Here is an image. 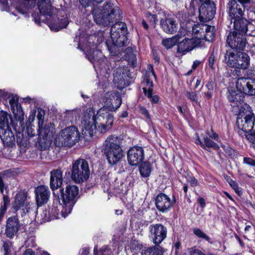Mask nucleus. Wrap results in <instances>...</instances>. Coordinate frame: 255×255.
Returning <instances> with one entry per match:
<instances>
[{
    "label": "nucleus",
    "mask_w": 255,
    "mask_h": 255,
    "mask_svg": "<svg viewBox=\"0 0 255 255\" xmlns=\"http://www.w3.org/2000/svg\"><path fill=\"white\" fill-rule=\"evenodd\" d=\"M59 197L61 214L66 218L71 213L73 207L76 202V199L79 194L78 187L73 184H67L65 188L60 189Z\"/></svg>",
    "instance_id": "f03ea898"
},
{
    "label": "nucleus",
    "mask_w": 255,
    "mask_h": 255,
    "mask_svg": "<svg viewBox=\"0 0 255 255\" xmlns=\"http://www.w3.org/2000/svg\"><path fill=\"white\" fill-rule=\"evenodd\" d=\"M90 171L88 162L83 159H78L73 163L72 179L76 183H82L89 177Z\"/></svg>",
    "instance_id": "0eeeda50"
},
{
    "label": "nucleus",
    "mask_w": 255,
    "mask_h": 255,
    "mask_svg": "<svg viewBox=\"0 0 255 255\" xmlns=\"http://www.w3.org/2000/svg\"><path fill=\"white\" fill-rule=\"evenodd\" d=\"M38 114L37 115V118L38 120V125L40 126V125H43L44 118L45 115V112L43 110L40 109H38Z\"/></svg>",
    "instance_id": "3c124183"
},
{
    "label": "nucleus",
    "mask_w": 255,
    "mask_h": 255,
    "mask_svg": "<svg viewBox=\"0 0 255 255\" xmlns=\"http://www.w3.org/2000/svg\"><path fill=\"white\" fill-rule=\"evenodd\" d=\"M204 27L205 32L204 31L203 34L201 35L198 38H200V37L202 36V37H201V43L202 42V40L203 39H205L208 41H211L213 40L215 36V28L214 26L206 24Z\"/></svg>",
    "instance_id": "c9c22d12"
},
{
    "label": "nucleus",
    "mask_w": 255,
    "mask_h": 255,
    "mask_svg": "<svg viewBox=\"0 0 255 255\" xmlns=\"http://www.w3.org/2000/svg\"><path fill=\"white\" fill-rule=\"evenodd\" d=\"M140 174L142 176L147 177L149 176L151 172V167L149 163H144L139 168Z\"/></svg>",
    "instance_id": "37998d69"
},
{
    "label": "nucleus",
    "mask_w": 255,
    "mask_h": 255,
    "mask_svg": "<svg viewBox=\"0 0 255 255\" xmlns=\"http://www.w3.org/2000/svg\"><path fill=\"white\" fill-rule=\"evenodd\" d=\"M26 131L28 136L30 137H33L35 134L34 129L32 127H28Z\"/></svg>",
    "instance_id": "0e129e2a"
},
{
    "label": "nucleus",
    "mask_w": 255,
    "mask_h": 255,
    "mask_svg": "<svg viewBox=\"0 0 255 255\" xmlns=\"http://www.w3.org/2000/svg\"><path fill=\"white\" fill-rule=\"evenodd\" d=\"M227 42L231 48L243 50L246 45V39L244 34L233 31L228 35Z\"/></svg>",
    "instance_id": "ddd939ff"
},
{
    "label": "nucleus",
    "mask_w": 255,
    "mask_h": 255,
    "mask_svg": "<svg viewBox=\"0 0 255 255\" xmlns=\"http://www.w3.org/2000/svg\"><path fill=\"white\" fill-rule=\"evenodd\" d=\"M39 143H43L44 148L50 144L55 133L54 125L49 123L38 126L37 130Z\"/></svg>",
    "instance_id": "9b49d317"
},
{
    "label": "nucleus",
    "mask_w": 255,
    "mask_h": 255,
    "mask_svg": "<svg viewBox=\"0 0 255 255\" xmlns=\"http://www.w3.org/2000/svg\"><path fill=\"white\" fill-rule=\"evenodd\" d=\"M12 94L7 93L3 90L0 89V101L9 100Z\"/></svg>",
    "instance_id": "8fccbe9b"
},
{
    "label": "nucleus",
    "mask_w": 255,
    "mask_h": 255,
    "mask_svg": "<svg viewBox=\"0 0 255 255\" xmlns=\"http://www.w3.org/2000/svg\"><path fill=\"white\" fill-rule=\"evenodd\" d=\"M9 103L15 118L20 120L22 116V111L21 106L18 103V97L16 96L12 95L9 99Z\"/></svg>",
    "instance_id": "c756f323"
},
{
    "label": "nucleus",
    "mask_w": 255,
    "mask_h": 255,
    "mask_svg": "<svg viewBox=\"0 0 255 255\" xmlns=\"http://www.w3.org/2000/svg\"><path fill=\"white\" fill-rule=\"evenodd\" d=\"M228 183L237 194H238L239 195L242 194V192L240 190L238 184L236 182L232 179H230L228 180Z\"/></svg>",
    "instance_id": "de8ad7c7"
},
{
    "label": "nucleus",
    "mask_w": 255,
    "mask_h": 255,
    "mask_svg": "<svg viewBox=\"0 0 255 255\" xmlns=\"http://www.w3.org/2000/svg\"><path fill=\"white\" fill-rule=\"evenodd\" d=\"M102 13H94V18L97 23L101 24L103 22H113L115 18L120 17L121 11L117 6H113L110 4L105 5Z\"/></svg>",
    "instance_id": "6e6552de"
},
{
    "label": "nucleus",
    "mask_w": 255,
    "mask_h": 255,
    "mask_svg": "<svg viewBox=\"0 0 255 255\" xmlns=\"http://www.w3.org/2000/svg\"><path fill=\"white\" fill-rule=\"evenodd\" d=\"M149 230V237L155 245L159 246L166 238L167 229L161 224L151 225Z\"/></svg>",
    "instance_id": "f8f14e48"
},
{
    "label": "nucleus",
    "mask_w": 255,
    "mask_h": 255,
    "mask_svg": "<svg viewBox=\"0 0 255 255\" xmlns=\"http://www.w3.org/2000/svg\"><path fill=\"white\" fill-rule=\"evenodd\" d=\"M245 7L237 3L236 0H231L227 4V11L229 17L232 20L243 17Z\"/></svg>",
    "instance_id": "aec40b11"
},
{
    "label": "nucleus",
    "mask_w": 255,
    "mask_h": 255,
    "mask_svg": "<svg viewBox=\"0 0 255 255\" xmlns=\"http://www.w3.org/2000/svg\"><path fill=\"white\" fill-rule=\"evenodd\" d=\"M233 27L235 29L237 30L238 32L241 33V34H244L247 33L248 31V21L243 18L242 17L241 18H237L233 19Z\"/></svg>",
    "instance_id": "2f4dec72"
},
{
    "label": "nucleus",
    "mask_w": 255,
    "mask_h": 255,
    "mask_svg": "<svg viewBox=\"0 0 255 255\" xmlns=\"http://www.w3.org/2000/svg\"><path fill=\"white\" fill-rule=\"evenodd\" d=\"M152 103H157L159 101V97L157 95L152 96V91H151L150 95H146Z\"/></svg>",
    "instance_id": "bf43d9fd"
},
{
    "label": "nucleus",
    "mask_w": 255,
    "mask_h": 255,
    "mask_svg": "<svg viewBox=\"0 0 255 255\" xmlns=\"http://www.w3.org/2000/svg\"><path fill=\"white\" fill-rule=\"evenodd\" d=\"M146 16L150 21V22L152 24L154 25L156 21H157V18L156 16L154 14H151L150 13H147L146 14Z\"/></svg>",
    "instance_id": "4d7b16f0"
},
{
    "label": "nucleus",
    "mask_w": 255,
    "mask_h": 255,
    "mask_svg": "<svg viewBox=\"0 0 255 255\" xmlns=\"http://www.w3.org/2000/svg\"><path fill=\"white\" fill-rule=\"evenodd\" d=\"M205 25L206 24L203 23L194 24L192 30V35L194 36L193 38L197 39L201 35L203 34Z\"/></svg>",
    "instance_id": "ea45409f"
},
{
    "label": "nucleus",
    "mask_w": 255,
    "mask_h": 255,
    "mask_svg": "<svg viewBox=\"0 0 255 255\" xmlns=\"http://www.w3.org/2000/svg\"><path fill=\"white\" fill-rule=\"evenodd\" d=\"M215 11V3L210 0L205 1L199 9L200 20L203 22L211 20L214 17Z\"/></svg>",
    "instance_id": "2eb2a0df"
},
{
    "label": "nucleus",
    "mask_w": 255,
    "mask_h": 255,
    "mask_svg": "<svg viewBox=\"0 0 255 255\" xmlns=\"http://www.w3.org/2000/svg\"><path fill=\"white\" fill-rule=\"evenodd\" d=\"M63 182L62 172L60 169H54L50 172V187L55 190L60 187Z\"/></svg>",
    "instance_id": "393cba45"
},
{
    "label": "nucleus",
    "mask_w": 255,
    "mask_h": 255,
    "mask_svg": "<svg viewBox=\"0 0 255 255\" xmlns=\"http://www.w3.org/2000/svg\"><path fill=\"white\" fill-rule=\"evenodd\" d=\"M160 23L163 30L167 33L173 34L177 29L176 21L173 18L161 19Z\"/></svg>",
    "instance_id": "cd10ccee"
},
{
    "label": "nucleus",
    "mask_w": 255,
    "mask_h": 255,
    "mask_svg": "<svg viewBox=\"0 0 255 255\" xmlns=\"http://www.w3.org/2000/svg\"><path fill=\"white\" fill-rule=\"evenodd\" d=\"M144 155V150L142 147L134 146L130 147L128 151V161L131 165H137L143 161Z\"/></svg>",
    "instance_id": "f3484780"
},
{
    "label": "nucleus",
    "mask_w": 255,
    "mask_h": 255,
    "mask_svg": "<svg viewBox=\"0 0 255 255\" xmlns=\"http://www.w3.org/2000/svg\"><path fill=\"white\" fill-rule=\"evenodd\" d=\"M7 186L4 184L2 177L0 176V191L1 193H3L4 190H6Z\"/></svg>",
    "instance_id": "052dcab7"
},
{
    "label": "nucleus",
    "mask_w": 255,
    "mask_h": 255,
    "mask_svg": "<svg viewBox=\"0 0 255 255\" xmlns=\"http://www.w3.org/2000/svg\"><path fill=\"white\" fill-rule=\"evenodd\" d=\"M163 248L158 245L145 248L141 252V255H163Z\"/></svg>",
    "instance_id": "e433bc0d"
},
{
    "label": "nucleus",
    "mask_w": 255,
    "mask_h": 255,
    "mask_svg": "<svg viewBox=\"0 0 255 255\" xmlns=\"http://www.w3.org/2000/svg\"><path fill=\"white\" fill-rule=\"evenodd\" d=\"M194 234L198 238L203 239L209 242L210 238L204 232L199 228H195L193 230Z\"/></svg>",
    "instance_id": "a18cd8bd"
},
{
    "label": "nucleus",
    "mask_w": 255,
    "mask_h": 255,
    "mask_svg": "<svg viewBox=\"0 0 255 255\" xmlns=\"http://www.w3.org/2000/svg\"><path fill=\"white\" fill-rule=\"evenodd\" d=\"M126 60L133 67L136 66V58L135 55L133 53V50L130 48H128L126 50V54L125 55Z\"/></svg>",
    "instance_id": "58836bf2"
},
{
    "label": "nucleus",
    "mask_w": 255,
    "mask_h": 255,
    "mask_svg": "<svg viewBox=\"0 0 255 255\" xmlns=\"http://www.w3.org/2000/svg\"><path fill=\"white\" fill-rule=\"evenodd\" d=\"M187 34L186 30L181 28L178 33L171 38H166L162 40V44L167 48L169 49L174 46L177 42L183 36Z\"/></svg>",
    "instance_id": "bb28decb"
},
{
    "label": "nucleus",
    "mask_w": 255,
    "mask_h": 255,
    "mask_svg": "<svg viewBox=\"0 0 255 255\" xmlns=\"http://www.w3.org/2000/svg\"><path fill=\"white\" fill-rule=\"evenodd\" d=\"M19 228V222L17 217H9L6 221L5 234L7 238L12 239L16 235Z\"/></svg>",
    "instance_id": "4be33fe9"
},
{
    "label": "nucleus",
    "mask_w": 255,
    "mask_h": 255,
    "mask_svg": "<svg viewBox=\"0 0 255 255\" xmlns=\"http://www.w3.org/2000/svg\"><path fill=\"white\" fill-rule=\"evenodd\" d=\"M190 255H206L199 250L192 249L190 252Z\"/></svg>",
    "instance_id": "e2e57ef3"
},
{
    "label": "nucleus",
    "mask_w": 255,
    "mask_h": 255,
    "mask_svg": "<svg viewBox=\"0 0 255 255\" xmlns=\"http://www.w3.org/2000/svg\"><path fill=\"white\" fill-rule=\"evenodd\" d=\"M185 94L188 99H189L191 101L195 102L197 104H199L197 94L196 93V92L186 91Z\"/></svg>",
    "instance_id": "49530a36"
},
{
    "label": "nucleus",
    "mask_w": 255,
    "mask_h": 255,
    "mask_svg": "<svg viewBox=\"0 0 255 255\" xmlns=\"http://www.w3.org/2000/svg\"><path fill=\"white\" fill-rule=\"evenodd\" d=\"M22 255H35V253L30 249L26 250Z\"/></svg>",
    "instance_id": "774afa93"
},
{
    "label": "nucleus",
    "mask_w": 255,
    "mask_h": 255,
    "mask_svg": "<svg viewBox=\"0 0 255 255\" xmlns=\"http://www.w3.org/2000/svg\"><path fill=\"white\" fill-rule=\"evenodd\" d=\"M140 113L144 115L147 119H150V115L148 111L144 107H141L140 109Z\"/></svg>",
    "instance_id": "680f3d73"
},
{
    "label": "nucleus",
    "mask_w": 255,
    "mask_h": 255,
    "mask_svg": "<svg viewBox=\"0 0 255 255\" xmlns=\"http://www.w3.org/2000/svg\"><path fill=\"white\" fill-rule=\"evenodd\" d=\"M2 247L4 251V255H8L12 247V242L9 241H4Z\"/></svg>",
    "instance_id": "09e8293b"
},
{
    "label": "nucleus",
    "mask_w": 255,
    "mask_h": 255,
    "mask_svg": "<svg viewBox=\"0 0 255 255\" xmlns=\"http://www.w3.org/2000/svg\"><path fill=\"white\" fill-rule=\"evenodd\" d=\"M11 121V115L4 111H0V128H9V123Z\"/></svg>",
    "instance_id": "4c0bfd02"
},
{
    "label": "nucleus",
    "mask_w": 255,
    "mask_h": 255,
    "mask_svg": "<svg viewBox=\"0 0 255 255\" xmlns=\"http://www.w3.org/2000/svg\"><path fill=\"white\" fill-rule=\"evenodd\" d=\"M80 137L77 128L72 126L61 131L55 138L54 143L58 147H72L79 141Z\"/></svg>",
    "instance_id": "20e7f679"
},
{
    "label": "nucleus",
    "mask_w": 255,
    "mask_h": 255,
    "mask_svg": "<svg viewBox=\"0 0 255 255\" xmlns=\"http://www.w3.org/2000/svg\"><path fill=\"white\" fill-rule=\"evenodd\" d=\"M126 25L122 22H117L113 25L111 29V38L113 45H110L109 42H107V46L110 51H114L116 47H121L125 45L128 41L126 35Z\"/></svg>",
    "instance_id": "39448f33"
},
{
    "label": "nucleus",
    "mask_w": 255,
    "mask_h": 255,
    "mask_svg": "<svg viewBox=\"0 0 255 255\" xmlns=\"http://www.w3.org/2000/svg\"><path fill=\"white\" fill-rule=\"evenodd\" d=\"M201 37H202V36ZM198 46H201V38H197V39L185 38L178 43L177 51L179 53L184 54Z\"/></svg>",
    "instance_id": "6ab92c4d"
},
{
    "label": "nucleus",
    "mask_w": 255,
    "mask_h": 255,
    "mask_svg": "<svg viewBox=\"0 0 255 255\" xmlns=\"http://www.w3.org/2000/svg\"><path fill=\"white\" fill-rule=\"evenodd\" d=\"M206 87L209 90L207 93H205V96L208 100H209L210 99L212 96V93L211 90H213V87L211 85H210V84L209 83L206 85Z\"/></svg>",
    "instance_id": "6e6d98bb"
},
{
    "label": "nucleus",
    "mask_w": 255,
    "mask_h": 255,
    "mask_svg": "<svg viewBox=\"0 0 255 255\" xmlns=\"http://www.w3.org/2000/svg\"><path fill=\"white\" fill-rule=\"evenodd\" d=\"M102 101L104 104L103 108H106L108 112L116 111L122 104L120 94L115 91L105 93L102 97Z\"/></svg>",
    "instance_id": "9d476101"
},
{
    "label": "nucleus",
    "mask_w": 255,
    "mask_h": 255,
    "mask_svg": "<svg viewBox=\"0 0 255 255\" xmlns=\"http://www.w3.org/2000/svg\"><path fill=\"white\" fill-rule=\"evenodd\" d=\"M236 87L240 93L255 96V79L239 78L237 81Z\"/></svg>",
    "instance_id": "4468645a"
},
{
    "label": "nucleus",
    "mask_w": 255,
    "mask_h": 255,
    "mask_svg": "<svg viewBox=\"0 0 255 255\" xmlns=\"http://www.w3.org/2000/svg\"><path fill=\"white\" fill-rule=\"evenodd\" d=\"M239 52L227 51L225 55V60L227 65L233 68H236Z\"/></svg>",
    "instance_id": "f704fd0d"
},
{
    "label": "nucleus",
    "mask_w": 255,
    "mask_h": 255,
    "mask_svg": "<svg viewBox=\"0 0 255 255\" xmlns=\"http://www.w3.org/2000/svg\"><path fill=\"white\" fill-rule=\"evenodd\" d=\"M0 137L4 146H12L14 144V136L9 128H4L0 131Z\"/></svg>",
    "instance_id": "a878e982"
},
{
    "label": "nucleus",
    "mask_w": 255,
    "mask_h": 255,
    "mask_svg": "<svg viewBox=\"0 0 255 255\" xmlns=\"http://www.w3.org/2000/svg\"><path fill=\"white\" fill-rule=\"evenodd\" d=\"M128 72L126 66H120L116 69L114 73L113 82L118 88L121 89L127 86Z\"/></svg>",
    "instance_id": "a211bd4d"
},
{
    "label": "nucleus",
    "mask_w": 255,
    "mask_h": 255,
    "mask_svg": "<svg viewBox=\"0 0 255 255\" xmlns=\"http://www.w3.org/2000/svg\"><path fill=\"white\" fill-rule=\"evenodd\" d=\"M196 144L200 145L205 149L208 150V148H212L215 150H217L219 148V145L216 142L207 136L204 137V142L201 141L198 133H196Z\"/></svg>",
    "instance_id": "7c9ffc66"
},
{
    "label": "nucleus",
    "mask_w": 255,
    "mask_h": 255,
    "mask_svg": "<svg viewBox=\"0 0 255 255\" xmlns=\"http://www.w3.org/2000/svg\"><path fill=\"white\" fill-rule=\"evenodd\" d=\"M247 137L254 143V148L255 149V129H253L251 132L247 135Z\"/></svg>",
    "instance_id": "13d9d810"
},
{
    "label": "nucleus",
    "mask_w": 255,
    "mask_h": 255,
    "mask_svg": "<svg viewBox=\"0 0 255 255\" xmlns=\"http://www.w3.org/2000/svg\"><path fill=\"white\" fill-rule=\"evenodd\" d=\"M244 163L250 166H255V159L251 157H244Z\"/></svg>",
    "instance_id": "5fc2aeb1"
},
{
    "label": "nucleus",
    "mask_w": 255,
    "mask_h": 255,
    "mask_svg": "<svg viewBox=\"0 0 255 255\" xmlns=\"http://www.w3.org/2000/svg\"><path fill=\"white\" fill-rule=\"evenodd\" d=\"M215 61V56L214 52H212L209 58L208 65L212 69H214V65Z\"/></svg>",
    "instance_id": "603ef678"
},
{
    "label": "nucleus",
    "mask_w": 255,
    "mask_h": 255,
    "mask_svg": "<svg viewBox=\"0 0 255 255\" xmlns=\"http://www.w3.org/2000/svg\"><path fill=\"white\" fill-rule=\"evenodd\" d=\"M211 131L212 132V134H210V133L207 131L206 133L212 138L217 140L218 139V135L215 132L213 131L212 129H211Z\"/></svg>",
    "instance_id": "69168bd1"
},
{
    "label": "nucleus",
    "mask_w": 255,
    "mask_h": 255,
    "mask_svg": "<svg viewBox=\"0 0 255 255\" xmlns=\"http://www.w3.org/2000/svg\"><path fill=\"white\" fill-rule=\"evenodd\" d=\"M96 46L92 43L91 45H88L84 47L83 50L85 52L86 57L93 64L94 67L97 70L99 69L103 70L102 67L105 64L103 60L104 57L102 52L99 50H95Z\"/></svg>",
    "instance_id": "1a4fd4ad"
},
{
    "label": "nucleus",
    "mask_w": 255,
    "mask_h": 255,
    "mask_svg": "<svg viewBox=\"0 0 255 255\" xmlns=\"http://www.w3.org/2000/svg\"><path fill=\"white\" fill-rule=\"evenodd\" d=\"M3 206L7 207L10 203L9 197L6 195H4L3 196Z\"/></svg>",
    "instance_id": "338daca9"
},
{
    "label": "nucleus",
    "mask_w": 255,
    "mask_h": 255,
    "mask_svg": "<svg viewBox=\"0 0 255 255\" xmlns=\"http://www.w3.org/2000/svg\"><path fill=\"white\" fill-rule=\"evenodd\" d=\"M148 71L146 72L143 80L141 83L142 90L145 95H150L151 91H152L153 82L151 80V77H154L156 79L155 72L152 66H148Z\"/></svg>",
    "instance_id": "b1692460"
},
{
    "label": "nucleus",
    "mask_w": 255,
    "mask_h": 255,
    "mask_svg": "<svg viewBox=\"0 0 255 255\" xmlns=\"http://www.w3.org/2000/svg\"><path fill=\"white\" fill-rule=\"evenodd\" d=\"M114 118L106 108L100 109L96 115L91 109L87 111L82 121V133L86 137H92L97 130L105 133L113 127Z\"/></svg>",
    "instance_id": "f257e3e1"
},
{
    "label": "nucleus",
    "mask_w": 255,
    "mask_h": 255,
    "mask_svg": "<svg viewBox=\"0 0 255 255\" xmlns=\"http://www.w3.org/2000/svg\"><path fill=\"white\" fill-rule=\"evenodd\" d=\"M35 194L37 204L38 206H41L49 200L50 191L47 186L40 185L35 188Z\"/></svg>",
    "instance_id": "5701e85b"
},
{
    "label": "nucleus",
    "mask_w": 255,
    "mask_h": 255,
    "mask_svg": "<svg viewBox=\"0 0 255 255\" xmlns=\"http://www.w3.org/2000/svg\"><path fill=\"white\" fill-rule=\"evenodd\" d=\"M250 58L246 53L239 52L237 67L236 68L246 69L250 65Z\"/></svg>",
    "instance_id": "72a5a7b5"
},
{
    "label": "nucleus",
    "mask_w": 255,
    "mask_h": 255,
    "mask_svg": "<svg viewBox=\"0 0 255 255\" xmlns=\"http://www.w3.org/2000/svg\"><path fill=\"white\" fill-rule=\"evenodd\" d=\"M121 142L120 138L116 135H110L105 140L103 152L109 164L115 165L123 157Z\"/></svg>",
    "instance_id": "7ed1b4c3"
},
{
    "label": "nucleus",
    "mask_w": 255,
    "mask_h": 255,
    "mask_svg": "<svg viewBox=\"0 0 255 255\" xmlns=\"http://www.w3.org/2000/svg\"><path fill=\"white\" fill-rule=\"evenodd\" d=\"M188 183H189L191 186H197L198 185V181L195 177L190 176L187 178V180Z\"/></svg>",
    "instance_id": "864d4df0"
},
{
    "label": "nucleus",
    "mask_w": 255,
    "mask_h": 255,
    "mask_svg": "<svg viewBox=\"0 0 255 255\" xmlns=\"http://www.w3.org/2000/svg\"><path fill=\"white\" fill-rule=\"evenodd\" d=\"M38 8L40 13L43 15L51 16L53 12V7L51 0H38Z\"/></svg>",
    "instance_id": "c85d7f7f"
},
{
    "label": "nucleus",
    "mask_w": 255,
    "mask_h": 255,
    "mask_svg": "<svg viewBox=\"0 0 255 255\" xmlns=\"http://www.w3.org/2000/svg\"><path fill=\"white\" fill-rule=\"evenodd\" d=\"M236 91H231L228 96L232 107H239L244 102V96Z\"/></svg>",
    "instance_id": "473e14b6"
},
{
    "label": "nucleus",
    "mask_w": 255,
    "mask_h": 255,
    "mask_svg": "<svg viewBox=\"0 0 255 255\" xmlns=\"http://www.w3.org/2000/svg\"><path fill=\"white\" fill-rule=\"evenodd\" d=\"M95 255H111L112 251L108 247H104L101 248L99 251H97V249L94 248V250Z\"/></svg>",
    "instance_id": "c03bdc74"
},
{
    "label": "nucleus",
    "mask_w": 255,
    "mask_h": 255,
    "mask_svg": "<svg viewBox=\"0 0 255 255\" xmlns=\"http://www.w3.org/2000/svg\"><path fill=\"white\" fill-rule=\"evenodd\" d=\"M79 115L80 111L78 110H67L66 111L65 118L67 121L72 122L76 120Z\"/></svg>",
    "instance_id": "79ce46f5"
},
{
    "label": "nucleus",
    "mask_w": 255,
    "mask_h": 255,
    "mask_svg": "<svg viewBox=\"0 0 255 255\" xmlns=\"http://www.w3.org/2000/svg\"><path fill=\"white\" fill-rule=\"evenodd\" d=\"M255 116L247 104L241 107L237 117L236 125L238 128L245 132H251L255 125Z\"/></svg>",
    "instance_id": "423d86ee"
},
{
    "label": "nucleus",
    "mask_w": 255,
    "mask_h": 255,
    "mask_svg": "<svg viewBox=\"0 0 255 255\" xmlns=\"http://www.w3.org/2000/svg\"><path fill=\"white\" fill-rule=\"evenodd\" d=\"M13 208L17 211L22 208L23 212L28 213L29 210L33 207V204H30L27 200V194L24 191L18 192L15 197L12 204Z\"/></svg>",
    "instance_id": "dca6fc26"
},
{
    "label": "nucleus",
    "mask_w": 255,
    "mask_h": 255,
    "mask_svg": "<svg viewBox=\"0 0 255 255\" xmlns=\"http://www.w3.org/2000/svg\"><path fill=\"white\" fill-rule=\"evenodd\" d=\"M174 203L169 197L163 193H160L155 198V205L158 211L161 212L168 211Z\"/></svg>",
    "instance_id": "412c9836"
},
{
    "label": "nucleus",
    "mask_w": 255,
    "mask_h": 255,
    "mask_svg": "<svg viewBox=\"0 0 255 255\" xmlns=\"http://www.w3.org/2000/svg\"><path fill=\"white\" fill-rule=\"evenodd\" d=\"M68 24V19L67 17H65L61 19L60 21V23L57 24L54 23H51L49 24V27L51 30L54 31H58L62 28L66 27Z\"/></svg>",
    "instance_id": "a19ab883"
}]
</instances>
